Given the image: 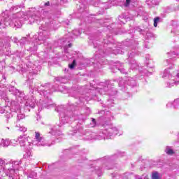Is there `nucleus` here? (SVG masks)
I'll list each match as a JSON object with an SVG mask.
<instances>
[{
    "label": "nucleus",
    "instance_id": "1",
    "mask_svg": "<svg viewBox=\"0 0 179 179\" xmlns=\"http://www.w3.org/2000/svg\"><path fill=\"white\" fill-rule=\"evenodd\" d=\"M36 20H38L37 16V9L36 8H29L28 10L17 12L13 14L10 17H7L3 18V20L0 21V26H10L11 27H16L20 29L23 26V23L26 24H33Z\"/></svg>",
    "mask_w": 179,
    "mask_h": 179
},
{
    "label": "nucleus",
    "instance_id": "2",
    "mask_svg": "<svg viewBox=\"0 0 179 179\" xmlns=\"http://www.w3.org/2000/svg\"><path fill=\"white\" fill-rule=\"evenodd\" d=\"M20 167L19 162L14 161L5 164V160L0 158V173H5L6 176H8L10 178L13 179V176L17 174Z\"/></svg>",
    "mask_w": 179,
    "mask_h": 179
},
{
    "label": "nucleus",
    "instance_id": "3",
    "mask_svg": "<svg viewBox=\"0 0 179 179\" xmlns=\"http://www.w3.org/2000/svg\"><path fill=\"white\" fill-rule=\"evenodd\" d=\"M28 145L31 146V145H34L35 146H44V143L43 142V137H41L40 132H35V138L34 140L31 141V142L29 141Z\"/></svg>",
    "mask_w": 179,
    "mask_h": 179
},
{
    "label": "nucleus",
    "instance_id": "4",
    "mask_svg": "<svg viewBox=\"0 0 179 179\" xmlns=\"http://www.w3.org/2000/svg\"><path fill=\"white\" fill-rule=\"evenodd\" d=\"M39 30L40 31L38 32V36H34L31 38V41H34V40H37V38L39 41H41V40H44V38H45V36H44L45 33V28L44 27H40Z\"/></svg>",
    "mask_w": 179,
    "mask_h": 179
},
{
    "label": "nucleus",
    "instance_id": "5",
    "mask_svg": "<svg viewBox=\"0 0 179 179\" xmlns=\"http://www.w3.org/2000/svg\"><path fill=\"white\" fill-rule=\"evenodd\" d=\"M29 139H30V137H26L25 136H20L17 138L18 143L20 145V146H26V142L29 141Z\"/></svg>",
    "mask_w": 179,
    "mask_h": 179
},
{
    "label": "nucleus",
    "instance_id": "6",
    "mask_svg": "<svg viewBox=\"0 0 179 179\" xmlns=\"http://www.w3.org/2000/svg\"><path fill=\"white\" fill-rule=\"evenodd\" d=\"M0 142L3 148H8V146L10 145V140L9 138H1Z\"/></svg>",
    "mask_w": 179,
    "mask_h": 179
},
{
    "label": "nucleus",
    "instance_id": "7",
    "mask_svg": "<svg viewBox=\"0 0 179 179\" xmlns=\"http://www.w3.org/2000/svg\"><path fill=\"white\" fill-rule=\"evenodd\" d=\"M118 134V129L116 127H112L108 129V135L111 136V135H117Z\"/></svg>",
    "mask_w": 179,
    "mask_h": 179
},
{
    "label": "nucleus",
    "instance_id": "8",
    "mask_svg": "<svg viewBox=\"0 0 179 179\" xmlns=\"http://www.w3.org/2000/svg\"><path fill=\"white\" fill-rule=\"evenodd\" d=\"M162 78L164 79H167V78L170 79V78L173 79V78L174 77L170 76V73L169 72V70H164L162 74Z\"/></svg>",
    "mask_w": 179,
    "mask_h": 179
},
{
    "label": "nucleus",
    "instance_id": "9",
    "mask_svg": "<svg viewBox=\"0 0 179 179\" xmlns=\"http://www.w3.org/2000/svg\"><path fill=\"white\" fill-rule=\"evenodd\" d=\"M36 100L35 99H32L31 101L30 102V100L28 99L25 103V106H29V107H34V103H35Z\"/></svg>",
    "mask_w": 179,
    "mask_h": 179
},
{
    "label": "nucleus",
    "instance_id": "10",
    "mask_svg": "<svg viewBox=\"0 0 179 179\" xmlns=\"http://www.w3.org/2000/svg\"><path fill=\"white\" fill-rule=\"evenodd\" d=\"M160 1L159 0H147L148 5H159Z\"/></svg>",
    "mask_w": 179,
    "mask_h": 179
},
{
    "label": "nucleus",
    "instance_id": "11",
    "mask_svg": "<svg viewBox=\"0 0 179 179\" xmlns=\"http://www.w3.org/2000/svg\"><path fill=\"white\" fill-rule=\"evenodd\" d=\"M165 152L166 153V155H174V150H173V149H171L170 147H166L165 149Z\"/></svg>",
    "mask_w": 179,
    "mask_h": 179
},
{
    "label": "nucleus",
    "instance_id": "12",
    "mask_svg": "<svg viewBox=\"0 0 179 179\" xmlns=\"http://www.w3.org/2000/svg\"><path fill=\"white\" fill-rule=\"evenodd\" d=\"M19 145V141L18 140H10V146H17Z\"/></svg>",
    "mask_w": 179,
    "mask_h": 179
},
{
    "label": "nucleus",
    "instance_id": "13",
    "mask_svg": "<svg viewBox=\"0 0 179 179\" xmlns=\"http://www.w3.org/2000/svg\"><path fill=\"white\" fill-rule=\"evenodd\" d=\"M151 178L152 179H160V175L157 172L155 171L152 173Z\"/></svg>",
    "mask_w": 179,
    "mask_h": 179
},
{
    "label": "nucleus",
    "instance_id": "14",
    "mask_svg": "<svg viewBox=\"0 0 179 179\" xmlns=\"http://www.w3.org/2000/svg\"><path fill=\"white\" fill-rule=\"evenodd\" d=\"M28 178H36L37 177V173L36 172L31 171L29 175L27 176Z\"/></svg>",
    "mask_w": 179,
    "mask_h": 179
},
{
    "label": "nucleus",
    "instance_id": "15",
    "mask_svg": "<svg viewBox=\"0 0 179 179\" xmlns=\"http://www.w3.org/2000/svg\"><path fill=\"white\" fill-rule=\"evenodd\" d=\"M169 87H170L174 86V85H178V82H176V81L174 80V79H171V80L169 82Z\"/></svg>",
    "mask_w": 179,
    "mask_h": 179
},
{
    "label": "nucleus",
    "instance_id": "16",
    "mask_svg": "<svg viewBox=\"0 0 179 179\" xmlns=\"http://www.w3.org/2000/svg\"><path fill=\"white\" fill-rule=\"evenodd\" d=\"M160 22V18L159 17H157L154 19V27H157V23Z\"/></svg>",
    "mask_w": 179,
    "mask_h": 179
},
{
    "label": "nucleus",
    "instance_id": "17",
    "mask_svg": "<svg viewBox=\"0 0 179 179\" xmlns=\"http://www.w3.org/2000/svg\"><path fill=\"white\" fill-rule=\"evenodd\" d=\"M30 156H31V151H27L26 152V153L24 155V159H29V157H30Z\"/></svg>",
    "mask_w": 179,
    "mask_h": 179
},
{
    "label": "nucleus",
    "instance_id": "18",
    "mask_svg": "<svg viewBox=\"0 0 179 179\" xmlns=\"http://www.w3.org/2000/svg\"><path fill=\"white\" fill-rule=\"evenodd\" d=\"M75 65H76V61L73 60L71 64H69V68H70V69H73V68H75Z\"/></svg>",
    "mask_w": 179,
    "mask_h": 179
},
{
    "label": "nucleus",
    "instance_id": "19",
    "mask_svg": "<svg viewBox=\"0 0 179 179\" xmlns=\"http://www.w3.org/2000/svg\"><path fill=\"white\" fill-rule=\"evenodd\" d=\"M24 114H22V113H20V114H18L17 115V120H19V121H20V120H23V118H24Z\"/></svg>",
    "mask_w": 179,
    "mask_h": 179
},
{
    "label": "nucleus",
    "instance_id": "20",
    "mask_svg": "<svg viewBox=\"0 0 179 179\" xmlns=\"http://www.w3.org/2000/svg\"><path fill=\"white\" fill-rule=\"evenodd\" d=\"M19 131H20V132H26V131H27V128L22 126V127H20Z\"/></svg>",
    "mask_w": 179,
    "mask_h": 179
},
{
    "label": "nucleus",
    "instance_id": "21",
    "mask_svg": "<svg viewBox=\"0 0 179 179\" xmlns=\"http://www.w3.org/2000/svg\"><path fill=\"white\" fill-rule=\"evenodd\" d=\"M0 113L1 114H3L4 113H6V109L0 108Z\"/></svg>",
    "mask_w": 179,
    "mask_h": 179
},
{
    "label": "nucleus",
    "instance_id": "22",
    "mask_svg": "<svg viewBox=\"0 0 179 179\" xmlns=\"http://www.w3.org/2000/svg\"><path fill=\"white\" fill-rule=\"evenodd\" d=\"M73 34H75V36H80V32L78 31H73Z\"/></svg>",
    "mask_w": 179,
    "mask_h": 179
},
{
    "label": "nucleus",
    "instance_id": "23",
    "mask_svg": "<svg viewBox=\"0 0 179 179\" xmlns=\"http://www.w3.org/2000/svg\"><path fill=\"white\" fill-rule=\"evenodd\" d=\"M129 3H131V0H126L125 6H129Z\"/></svg>",
    "mask_w": 179,
    "mask_h": 179
},
{
    "label": "nucleus",
    "instance_id": "24",
    "mask_svg": "<svg viewBox=\"0 0 179 179\" xmlns=\"http://www.w3.org/2000/svg\"><path fill=\"white\" fill-rule=\"evenodd\" d=\"M27 41V38L23 37V38L21 39V43H23V41Z\"/></svg>",
    "mask_w": 179,
    "mask_h": 179
},
{
    "label": "nucleus",
    "instance_id": "25",
    "mask_svg": "<svg viewBox=\"0 0 179 179\" xmlns=\"http://www.w3.org/2000/svg\"><path fill=\"white\" fill-rule=\"evenodd\" d=\"M50 134H52V135H57V131H50Z\"/></svg>",
    "mask_w": 179,
    "mask_h": 179
},
{
    "label": "nucleus",
    "instance_id": "26",
    "mask_svg": "<svg viewBox=\"0 0 179 179\" xmlns=\"http://www.w3.org/2000/svg\"><path fill=\"white\" fill-rule=\"evenodd\" d=\"M17 8H19V6H15V7H14V8H13V10L14 11V12H16V9H17Z\"/></svg>",
    "mask_w": 179,
    "mask_h": 179
},
{
    "label": "nucleus",
    "instance_id": "27",
    "mask_svg": "<svg viewBox=\"0 0 179 179\" xmlns=\"http://www.w3.org/2000/svg\"><path fill=\"white\" fill-rule=\"evenodd\" d=\"M177 103H179L178 99H176V101H174V102H173L174 106H176V104H177Z\"/></svg>",
    "mask_w": 179,
    "mask_h": 179
},
{
    "label": "nucleus",
    "instance_id": "28",
    "mask_svg": "<svg viewBox=\"0 0 179 179\" xmlns=\"http://www.w3.org/2000/svg\"><path fill=\"white\" fill-rule=\"evenodd\" d=\"M41 10V12H43V13H45V11H44V9H41V10Z\"/></svg>",
    "mask_w": 179,
    "mask_h": 179
},
{
    "label": "nucleus",
    "instance_id": "29",
    "mask_svg": "<svg viewBox=\"0 0 179 179\" xmlns=\"http://www.w3.org/2000/svg\"><path fill=\"white\" fill-rule=\"evenodd\" d=\"M92 122H96V120L92 119Z\"/></svg>",
    "mask_w": 179,
    "mask_h": 179
},
{
    "label": "nucleus",
    "instance_id": "30",
    "mask_svg": "<svg viewBox=\"0 0 179 179\" xmlns=\"http://www.w3.org/2000/svg\"><path fill=\"white\" fill-rule=\"evenodd\" d=\"M177 78H179V73H178V74H177Z\"/></svg>",
    "mask_w": 179,
    "mask_h": 179
},
{
    "label": "nucleus",
    "instance_id": "31",
    "mask_svg": "<svg viewBox=\"0 0 179 179\" xmlns=\"http://www.w3.org/2000/svg\"><path fill=\"white\" fill-rule=\"evenodd\" d=\"M145 179H149V176H145Z\"/></svg>",
    "mask_w": 179,
    "mask_h": 179
},
{
    "label": "nucleus",
    "instance_id": "32",
    "mask_svg": "<svg viewBox=\"0 0 179 179\" xmlns=\"http://www.w3.org/2000/svg\"><path fill=\"white\" fill-rule=\"evenodd\" d=\"M5 108L6 110L7 108H9V107L8 106H5Z\"/></svg>",
    "mask_w": 179,
    "mask_h": 179
},
{
    "label": "nucleus",
    "instance_id": "33",
    "mask_svg": "<svg viewBox=\"0 0 179 179\" xmlns=\"http://www.w3.org/2000/svg\"><path fill=\"white\" fill-rule=\"evenodd\" d=\"M45 5H50V2L46 3Z\"/></svg>",
    "mask_w": 179,
    "mask_h": 179
},
{
    "label": "nucleus",
    "instance_id": "34",
    "mask_svg": "<svg viewBox=\"0 0 179 179\" xmlns=\"http://www.w3.org/2000/svg\"><path fill=\"white\" fill-rule=\"evenodd\" d=\"M44 6H45V3H43Z\"/></svg>",
    "mask_w": 179,
    "mask_h": 179
},
{
    "label": "nucleus",
    "instance_id": "35",
    "mask_svg": "<svg viewBox=\"0 0 179 179\" xmlns=\"http://www.w3.org/2000/svg\"><path fill=\"white\" fill-rule=\"evenodd\" d=\"M9 115H10H10H11L10 113H9Z\"/></svg>",
    "mask_w": 179,
    "mask_h": 179
},
{
    "label": "nucleus",
    "instance_id": "36",
    "mask_svg": "<svg viewBox=\"0 0 179 179\" xmlns=\"http://www.w3.org/2000/svg\"><path fill=\"white\" fill-rule=\"evenodd\" d=\"M176 1H179V0H176Z\"/></svg>",
    "mask_w": 179,
    "mask_h": 179
}]
</instances>
